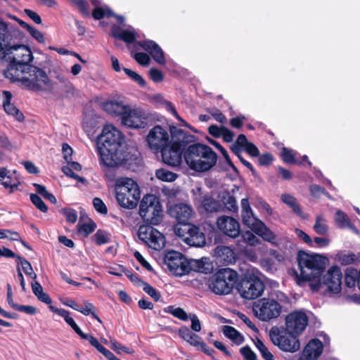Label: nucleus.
Here are the masks:
<instances>
[{
	"label": "nucleus",
	"mask_w": 360,
	"mask_h": 360,
	"mask_svg": "<svg viewBox=\"0 0 360 360\" xmlns=\"http://www.w3.org/2000/svg\"><path fill=\"white\" fill-rule=\"evenodd\" d=\"M3 50L6 54L12 55L5 71L6 77L21 82L32 91L42 90L48 86L49 79L46 72L30 64L34 58L30 49L13 43L8 29L6 34L0 36V51Z\"/></svg>",
	"instance_id": "obj_1"
},
{
	"label": "nucleus",
	"mask_w": 360,
	"mask_h": 360,
	"mask_svg": "<svg viewBox=\"0 0 360 360\" xmlns=\"http://www.w3.org/2000/svg\"><path fill=\"white\" fill-rule=\"evenodd\" d=\"M97 145L100 162L108 168L124 166L130 169L139 164L137 154L128 150L124 136L112 124L103 127L98 137Z\"/></svg>",
	"instance_id": "obj_2"
},
{
	"label": "nucleus",
	"mask_w": 360,
	"mask_h": 360,
	"mask_svg": "<svg viewBox=\"0 0 360 360\" xmlns=\"http://www.w3.org/2000/svg\"><path fill=\"white\" fill-rule=\"evenodd\" d=\"M139 214L146 224L139 226L138 236L145 243L153 231V226L159 225L163 219L159 198L153 194L145 195L140 203Z\"/></svg>",
	"instance_id": "obj_3"
},
{
	"label": "nucleus",
	"mask_w": 360,
	"mask_h": 360,
	"mask_svg": "<svg viewBox=\"0 0 360 360\" xmlns=\"http://www.w3.org/2000/svg\"><path fill=\"white\" fill-rule=\"evenodd\" d=\"M171 144L165 146L160 151L162 161L169 166L177 167L181 165L182 157L188 144L196 140L195 135L186 132L175 126H170Z\"/></svg>",
	"instance_id": "obj_4"
},
{
	"label": "nucleus",
	"mask_w": 360,
	"mask_h": 360,
	"mask_svg": "<svg viewBox=\"0 0 360 360\" xmlns=\"http://www.w3.org/2000/svg\"><path fill=\"white\" fill-rule=\"evenodd\" d=\"M196 141L188 144L185 150V162L191 170L197 172H207L216 165L218 155L210 146L196 143Z\"/></svg>",
	"instance_id": "obj_5"
},
{
	"label": "nucleus",
	"mask_w": 360,
	"mask_h": 360,
	"mask_svg": "<svg viewBox=\"0 0 360 360\" xmlns=\"http://www.w3.org/2000/svg\"><path fill=\"white\" fill-rule=\"evenodd\" d=\"M297 262L300 274L295 271L297 283L310 281L319 277L326 269L328 259L316 253H309L299 250L297 255Z\"/></svg>",
	"instance_id": "obj_6"
},
{
	"label": "nucleus",
	"mask_w": 360,
	"mask_h": 360,
	"mask_svg": "<svg viewBox=\"0 0 360 360\" xmlns=\"http://www.w3.org/2000/svg\"><path fill=\"white\" fill-rule=\"evenodd\" d=\"M110 30V34L114 39L122 41L127 44L136 43V45L147 51L156 63L162 65L166 64L165 53L155 41L150 39L136 41L137 33L133 28L124 30L119 25H112Z\"/></svg>",
	"instance_id": "obj_7"
},
{
	"label": "nucleus",
	"mask_w": 360,
	"mask_h": 360,
	"mask_svg": "<svg viewBox=\"0 0 360 360\" xmlns=\"http://www.w3.org/2000/svg\"><path fill=\"white\" fill-rule=\"evenodd\" d=\"M286 300L287 297L282 292L273 291L268 297L255 302L252 310L259 320L267 321L280 316L282 309L281 302Z\"/></svg>",
	"instance_id": "obj_8"
},
{
	"label": "nucleus",
	"mask_w": 360,
	"mask_h": 360,
	"mask_svg": "<svg viewBox=\"0 0 360 360\" xmlns=\"http://www.w3.org/2000/svg\"><path fill=\"white\" fill-rule=\"evenodd\" d=\"M259 270L248 269L243 274L237 285V290L243 299L251 300L259 297L265 289Z\"/></svg>",
	"instance_id": "obj_9"
},
{
	"label": "nucleus",
	"mask_w": 360,
	"mask_h": 360,
	"mask_svg": "<svg viewBox=\"0 0 360 360\" xmlns=\"http://www.w3.org/2000/svg\"><path fill=\"white\" fill-rule=\"evenodd\" d=\"M116 198L119 205L124 208L134 209L140 200V187L131 178L122 177L115 184Z\"/></svg>",
	"instance_id": "obj_10"
},
{
	"label": "nucleus",
	"mask_w": 360,
	"mask_h": 360,
	"mask_svg": "<svg viewBox=\"0 0 360 360\" xmlns=\"http://www.w3.org/2000/svg\"><path fill=\"white\" fill-rule=\"evenodd\" d=\"M238 281L237 271L230 268H222L212 275L209 281V288L217 295H228L231 292Z\"/></svg>",
	"instance_id": "obj_11"
},
{
	"label": "nucleus",
	"mask_w": 360,
	"mask_h": 360,
	"mask_svg": "<svg viewBox=\"0 0 360 360\" xmlns=\"http://www.w3.org/2000/svg\"><path fill=\"white\" fill-rule=\"evenodd\" d=\"M269 337L272 343L283 352L294 353L300 349V344L297 336L284 328L272 327L269 331Z\"/></svg>",
	"instance_id": "obj_12"
},
{
	"label": "nucleus",
	"mask_w": 360,
	"mask_h": 360,
	"mask_svg": "<svg viewBox=\"0 0 360 360\" xmlns=\"http://www.w3.org/2000/svg\"><path fill=\"white\" fill-rule=\"evenodd\" d=\"M176 234L190 246L202 247L205 243V236L200 228L191 223L175 227Z\"/></svg>",
	"instance_id": "obj_13"
},
{
	"label": "nucleus",
	"mask_w": 360,
	"mask_h": 360,
	"mask_svg": "<svg viewBox=\"0 0 360 360\" xmlns=\"http://www.w3.org/2000/svg\"><path fill=\"white\" fill-rule=\"evenodd\" d=\"M186 257L179 252L169 250L165 253L164 264L169 271L175 276H181L188 274V269L186 265Z\"/></svg>",
	"instance_id": "obj_14"
},
{
	"label": "nucleus",
	"mask_w": 360,
	"mask_h": 360,
	"mask_svg": "<svg viewBox=\"0 0 360 360\" xmlns=\"http://www.w3.org/2000/svg\"><path fill=\"white\" fill-rule=\"evenodd\" d=\"M308 322V316L304 312L294 311L286 316L285 329L298 336L305 330Z\"/></svg>",
	"instance_id": "obj_15"
},
{
	"label": "nucleus",
	"mask_w": 360,
	"mask_h": 360,
	"mask_svg": "<svg viewBox=\"0 0 360 360\" xmlns=\"http://www.w3.org/2000/svg\"><path fill=\"white\" fill-rule=\"evenodd\" d=\"M178 335L181 339L188 342L191 345L211 356L213 360H217L214 356L215 351L213 349L210 348L203 342L200 336L193 333L188 327H181L178 330Z\"/></svg>",
	"instance_id": "obj_16"
},
{
	"label": "nucleus",
	"mask_w": 360,
	"mask_h": 360,
	"mask_svg": "<svg viewBox=\"0 0 360 360\" xmlns=\"http://www.w3.org/2000/svg\"><path fill=\"white\" fill-rule=\"evenodd\" d=\"M146 141L149 148L155 152L160 151L170 143L167 129L160 125H156L150 130Z\"/></svg>",
	"instance_id": "obj_17"
},
{
	"label": "nucleus",
	"mask_w": 360,
	"mask_h": 360,
	"mask_svg": "<svg viewBox=\"0 0 360 360\" xmlns=\"http://www.w3.org/2000/svg\"><path fill=\"white\" fill-rule=\"evenodd\" d=\"M342 274L338 266H331L323 276V283L326 285L327 290L333 294L341 291Z\"/></svg>",
	"instance_id": "obj_18"
},
{
	"label": "nucleus",
	"mask_w": 360,
	"mask_h": 360,
	"mask_svg": "<svg viewBox=\"0 0 360 360\" xmlns=\"http://www.w3.org/2000/svg\"><path fill=\"white\" fill-rule=\"evenodd\" d=\"M217 225L220 231L230 238H236L240 235V224L238 220L231 217L226 215L219 217L217 219Z\"/></svg>",
	"instance_id": "obj_19"
},
{
	"label": "nucleus",
	"mask_w": 360,
	"mask_h": 360,
	"mask_svg": "<svg viewBox=\"0 0 360 360\" xmlns=\"http://www.w3.org/2000/svg\"><path fill=\"white\" fill-rule=\"evenodd\" d=\"M168 213L178 222L176 226H179L184 224H189L188 221L193 214V210L190 205L180 202L171 206Z\"/></svg>",
	"instance_id": "obj_20"
},
{
	"label": "nucleus",
	"mask_w": 360,
	"mask_h": 360,
	"mask_svg": "<svg viewBox=\"0 0 360 360\" xmlns=\"http://www.w3.org/2000/svg\"><path fill=\"white\" fill-rule=\"evenodd\" d=\"M146 117L143 112L138 110H131L128 107L126 113L122 118L124 124L131 128H144L146 125Z\"/></svg>",
	"instance_id": "obj_21"
},
{
	"label": "nucleus",
	"mask_w": 360,
	"mask_h": 360,
	"mask_svg": "<svg viewBox=\"0 0 360 360\" xmlns=\"http://www.w3.org/2000/svg\"><path fill=\"white\" fill-rule=\"evenodd\" d=\"M323 345L318 338L311 339L304 347L302 352L303 360H316L322 354Z\"/></svg>",
	"instance_id": "obj_22"
},
{
	"label": "nucleus",
	"mask_w": 360,
	"mask_h": 360,
	"mask_svg": "<svg viewBox=\"0 0 360 360\" xmlns=\"http://www.w3.org/2000/svg\"><path fill=\"white\" fill-rule=\"evenodd\" d=\"M241 218L243 224L251 230L260 221L254 215L248 198H243L241 200Z\"/></svg>",
	"instance_id": "obj_23"
},
{
	"label": "nucleus",
	"mask_w": 360,
	"mask_h": 360,
	"mask_svg": "<svg viewBox=\"0 0 360 360\" xmlns=\"http://www.w3.org/2000/svg\"><path fill=\"white\" fill-rule=\"evenodd\" d=\"M12 99V94L8 91H3V107L5 112L9 115L15 117L16 120L22 122L24 120L25 117L23 113L13 103H11Z\"/></svg>",
	"instance_id": "obj_24"
},
{
	"label": "nucleus",
	"mask_w": 360,
	"mask_h": 360,
	"mask_svg": "<svg viewBox=\"0 0 360 360\" xmlns=\"http://www.w3.org/2000/svg\"><path fill=\"white\" fill-rule=\"evenodd\" d=\"M128 105H124L122 101L115 100L108 101L102 104V108L108 115L112 117L120 116L121 119L128 110Z\"/></svg>",
	"instance_id": "obj_25"
},
{
	"label": "nucleus",
	"mask_w": 360,
	"mask_h": 360,
	"mask_svg": "<svg viewBox=\"0 0 360 360\" xmlns=\"http://www.w3.org/2000/svg\"><path fill=\"white\" fill-rule=\"evenodd\" d=\"M200 209L206 213L217 212L220 210V202L214 199L210 194L207 193L198 199Z\"/></svg>",
	"instance_id": "obj_26"
},
{
	"label": "nucleus",
	"mask_w": 360,
	"mask_h": 360,
	"mask_svg": "<svg viewBox=\"0 0 360 360\" xmlns=\"http://www.w3.org/2000/svg\"><path fill=\"white\" fill-rule=\"evenodd\" d=\"M252 231L266 241L272 243L276 240L274 233L261 220L259 221L257 224H255Z\"/></svg>",
	"instance_id": "obj_27"
},
{
	"label": "nucleus",
	"mask_w": 360,
	"mask_h": 360,
	"mask_svg": "<svg viewBox=\"0 0 360 360\" xmlns=\"http://www.w3.org/2000/svg\"><path fill=\"white\" fill-rule=\"evenodd\" d=\"M222 331L226 338L233 340L237 345H241L245 341L243 335L233 326H224Z\"/></svg>",
	"instance_id": "obj_28"
},
{
	"label": "nucleus",
	"mask_w": 360,
	"mask_h": 360,
	"mask_svg": "<svg viewBox=\"0 0 360 360\" xmlns=\"http://www.w3.org/2000/svg\"><path fill=\"white\" fill-rule=\"evenodd\" d=\"M163 238V235L156 229L153 228V231H152L148 240H146L145 243L154 250H159L162 246Z\"/></svg>",
	"instance_id": "obj_29"
},
{
	"label": "nucleus",
	"mask_w": 360,
	"mask_h": 360,
	"mask_svg": "<svg viewBox=\"0 0 360 360\" xmlns=\"http://www.w3.org/2000/svg\"><path fill=\"white\" fill-rule=\"evenodd\" d=\"M359 272L353 267H348L345 272V284L348 288H354L358 284Z\"/></svg>",
	"instance_id": "obj_30"
},
{
	"label": "nucleus",
	"mask_w": 360,
	"mask_h": 360,
	"mask_svg": "<svg viewBox=\"0 0 360 360\" xmlns=\"http://www.w3.org/2000/svg\"><path fill=\"white\" fill-rule=\"evenodd\" d=\"M281 198L285 204L288 205L292 209L294 213L300 217L302 216V210L299 203L297 202V199L294 196L288 193H285L281 195Z\"/></svg>",
	"instance_id": "obj_31"
},
{
	"label": "nucleus",
	"mask_w": 360,
	"mask_h": 360,
	"mask_svg": "<svg viewBox=\"0 0 360 360\" xmlns=\"http://www.w3.org/2000/svg\"><path fill=\"white\" fill-rule=\"evenodd\" d=\"M214 252L221 260L226 263H231L235 258L233 251L228 246H217Z\"/></svg>",
	"instance_id": "obj_32"
},
{
	"label": "nucleus",
	"mask_w": 360,
	"mask_h": 360,
	"mask_svg": "<svg viewBox=\"0 0 360 360\" xmlns=\"http://www.w3.org/2000/svg\"><path fill=\"white\" fill-rule=\"evenodd\" d=\"M92 17L94 20H99L104 17L110 18L115 15V13L108 7H96L92 11Z\"/></svg>",
	"instance_id": "obj_33"
},
{
	"label": "nucleus",
	"mask_w": 360,
	"mask_h": 360,
	"mask_svg": "<svg viewBox=\"0 0 360 360\" xmlns=\"http://www.w3.org/2000/svg\"><path fill=\"white\" fill-rule=\"evenodd\" d=\"M163 311L165 313L173 315L174 317L181 321H187L188 319L187 313L181 307H174V306L169 305L164 308Z\"/></svg>",
	"instance_id": "obj_34"
},
{
	"label": "nucleus",
	"mask_w": 360,
	"mask_h": 360,
	"mask_svg": "<svg viewBox=\"0 0 360 360\" xmlns=\"http://www.w3.org/2000/svg\"><path fill=\"white\" fill-rule=\"evenodd\" d=\"M155 176L158 179L168 182H172L177 178L175 173L162 168L156 170Z\"/></svg>",
	"instance_id": "obj_35"
},
{
	"label": "nucleus",
	"mask_w": 360,
	"mask_h": 360,
	"mask_svg": "<svg viewBox=\"0 0 360 360\" xmlns=\"http://www.w3.org/2000/svg\"><path fill=\"white\" fill-rule=\"evenodd\" d=\"M186 265L189 269L188 274L191 271L204 272L205 263L202 259H190L186 258Z\"/></svg>",
	"instance_id": "obj_36"
},
{
	"label": "nucleus",
	"mask_w": 360,
	"mask_h": 360,
	"mask_svg": "<svg viewBox=\"0 0 360 360\" xmlns=\"http://www.w3.org/2000/svg\"><path fill=\"white\" fill-rule=\"evenodd\" d=\"M281 156L283 161L291 165H301L302 162L297 161L292 150L283 147L281 151Z\"/></svg>",
	"instance_id": "obj_37"
},
{
	"label": "nucleus",
	"mask_w": 360,
	"mask_h": 360,
	"mask_svg": "<svg viewBox=\"0 0 360 360\" xmlns=\"http://www.w3.org/2000/svg\"><path fill=\"white\" fill-rule=\"evenodd\" d=\"M97 121L94 117H88L84 120L82 127L84 131L89 136L96 132L97 127Z\"/></svg>",
	"instance_id": "obj_38"
},
{
	"label": "nucleus",
	"mask_w": 360,
	"mask_h": 360,
	"mask_svg": "<svg viewBox=\"0 0 360 360\" xmlns=\"http://www.w3.org/2000/svg\"><path fill=\"white\" fill-rule=\"evenodd\" d=\"M49 308L51 311L57 314L58 315L62 316L65 321L69 325L72 326L75 321L74 319L70 316V313L66 309H59L55 307L54 306H49Z\"/></svg>",
	"instance_id": "obj_39"
},
{
	"label": "nucleus",
	"mask_w": 360,
	"mask_h": 360,
	"mask_svg": "<svg viewBox=\"0 0 360 360\" xmlns=\"http://www.w3.org/2000/svg\"><path fill=\"white\" fill-rule=\"evenodd\" d=\"M337 226L340 229L346 228L351 222L347 215L342 210H338L335 218Z\"/></svg>",
	"instance_id": "obj_40"
},
{
	"label": "nucleus",
	"mask_w": 360,
	"mask_h": 360,
	"mask_svg": "<svg viewBox=\"0 0 360 360\" xmlns=\"http://www.w3.org/2000/svg\"><path fill=\"white\" fill-rule=\"evenodd\" d=\"M223 202L229 211L232 212H236L238 211L237 202L233 195L227 193L226 196L223 197Z\"/></svg>",
	"instance_id": "obj_41"
},
{
	"label": "nucleus",
	"mask_w": 360,
	"mask_h": 360,
	"mask_svg": "<svg viewBox=\"0 0 360 360\" xmlns=\"http://www.w3.org/2000/svg\"><path fill=\"white\" fill-rule=\"evenodd\" d=\"M78 232L80 233H83L85 237L88 236L90 233L94 232L96 228V223L90 220L89 223H84L82 224H78Z\"/></svg>",
	"instance_id": "obj_42"
},
{
	"label": "nucleus",
	"mask_w": 360,
	"mask_h": 360,
	"mask_svg": "<svg viewBox=\"0 0 360 360\" xmlns=\"http://www.w3.org/2000/svg\"><path fill=\"white\" fill-rule=\"evenodd\" d=\"M18 260L20 261L24 273L30 276L32 279L37 278V274L34 272L32 266L30 262L22 257H18Z\"/></svg>",
	"instance_id": "obj_43"
},
{
	"label": "nucleus",
	"mask_w": 360,
	"mask_h": 360,
	"mask_svg": "<svg viewBox=\"0 0 360 360\" xmlns=\"http://www.w3.org/2000/svg\"><path fill=\"white\" fill-rule=\"evenodd\" d=\"M323 221L324 220L322 217H316V221L314 225V230L319 235H326L328 232V226L323 222Z\"/></svg>",
	"instance_id": "obj_44"
},
{
	"label": "nucleus",
	"mask_w": 360,
	"mask_h": 360,
	"mask_svg": "<svg viewBox=\"0 0 360 360\" xmlns=\"http://www.w3.org/2000/svg\"><path fill=\"white\" fill-rule=\"evenodd\" d=\"M110 348L115 351L117 354H120L121 352H125L129 354H133L134 353V350L123 346L120 342H117V340H110Z\"/></svg>",
	"instance_id": "obj_45"
},
{
	"label": "nucleus",
	"mask_w": 360,
	"mask_h": 360,
	"mask_svg": "<svg viewBox=\"0 0 360 360\" xmlns=\"http://www.w3.org/2000/svg\"><path fill=\"white\" fill-rule=\"evenodd\" d=\"M123 70L128 77L136 82L140 86L145 87L146 86L145 79L140 75L129 68H124Z\"/></svg>",
	"instance_id": "obj_46"
},
{
	"label": "nucleus",
	"mask_w": 360,
	"mask_h": 360,
	"mask_svg": "<svg viewBox=\"0 0 360 360\" xmlns=\"http://www.w3.org/2000/svg\"><path fill=\"white\" fill-rule=\"evenodd\" d=\"M93 240L98 245H101L110 242L109 236H108L106 233L101 229H98L93 236Z\"/></svg>",
	"instance_id": "obj_47"
},
{
	"label": "nucleus",
	"mask_w": 360,
	"mask_h": 360,
	"mask_svg": "<svg viewBox=\"0 0 360 360\" xmlns=\"http://www.w3.org/2000/svg\"><path fill=\"white\" fill-rule=\"evenodd\" d=\"M31 202L36 206V207L42 212H46L48 211V207L42 199L35 193H31L30 196Z\"/></svg>",
	"instance_id": "obj_48"
},
{
	"label": "nucleus",
	"mask_w": 360,
	"mask_h": 360,
	"mask_svg": "<svg viewBox=\"0 0 360 360\" xmlns=\"http://www.w3.org/2000/svg\"><path fill=\"white\" fill-rule=\"evenodd\" d=\"M122 271L129 278L131 283L137 286H141L145 283L136 274H134L132 270L122 268Z\"/></svg>",
	"instance_id": "obj_49"
},
{
	"label": "nucleus",
	"mask_w": 360,
	"mask_h": 360,
	"mask_svg": "<svg viewBox=\"0 0 360 360\" xmlns=\"http://www.w3.org/2000/svg\"><path fill=\"white\" fill-rule=\"evenodd\" d=\"M142 286L143 290L149 296H150L154 300V301L157 302L160 299V293L149 283L145 282Z\"/></svg>",
	"instance_id": "obj_50"
},
{
	"label": "nucleus",
	"mask_w": 360,
	"mask_h": 360,
	"mask_svg": "<svg viewBox=\"0 0 360 360\" xmlns=\"http://www.w3.org/2000/svg\"><path fill=\"white\" fill-rule=\"evenodd\" d=\"M74 4L77 6L82 15L86 18L90 17L89 4L84 0H73Z\"/></svg>",
	"instance_id": "obj_51"
},
{
	"label": "nucleus",
	"mask_w": 360,
	"mask_h": 360,
	"mask_svg": "<svg viewBox=\"0 0 360 360\" xmlns=\"http://www.w3.org/2000/svg\"><path fill=\"white\" fill-rule=\"evenodd\" d=\"M94 309V306L93 304L90 302H85V307H79V310L77 311H79L82 314L85 316H88L89 314H91L92 316L98 320L99 322H101L100 318L95 314V312L93 311Z\"/></svg>",
	"instance_id": "obj_52"
},
{
	"label": "nucleus",
	"mask_w": 360,
	"mask_h": 360,
	"mask_svg": "<svg viewBox=\"0 0 360 360\" xmlns=\"http://www.w3.org/2000/svg\"><path fill=\"white\" fill-rule=\"evenodd\" d=\"M62 171L66 176H70L74 179H76L79 182L85 184L86 181V179L84 177L80 176L79 175L75 173L72 170V168L70 167L69 165L63 166Z\"/></svg>",
	"instance_id": "obj_53"
},
{
	"label": "nucleus",
	"mask_w": 360,
	"mask_h": 360,
	"mask_svg": "<svg viewBox=\"0 0 360 360\" xmlns=\"http://www.w3.org/2000/svg\"><path fill=\"white\" fill-rule=\"evenodd\" d=\"M357 259L356 255L353 252L343 254L339 257V260L342 265L354 264Z\"/></svg>",
	"instance_id": "obj_54"
},
{
	"label": "nucleus",
	"mask_w": 360,
	"mask_h": 360,
	"mask_svg": "<svg viewBox=\"0 0 360 360\" xmlns=\"http://www.w3.org/2000/svg\"><path fill=\"white\" fill-rule=\"evenodd\" d=\"M132 56L136 60V62L142 66H147L150 63V57L146 53H135Z\"/></svg>",
	"instance_id": "obj_55"
},
{
	"label": "nucleus",
	"mask_w": 360,
	"mask_h": 360,
	"mask_svg": "<svg viewBox=\"0 0 360 360\" xmlns=\"http://www.w3.org/2000/svg\"><path fill=\"white\" fill-rule=\"evenodd\" d=\"M93 205L98 213L102 214H106L108 213V208L100 198L96 197L93 199Z\"/></svg>",
	"instance_id": "obj_56"
},
{
	"label": "nucleus",
	"mask_w": 360,
	"mask_h": 360,
	"mask_svg": "<svg viewBox=\"0 0 360 360\" xmlns=\"http://www.w3.org/2000/svg\"><path fill=\"white\" fill-rule=\"evenodd\" d=\"M274 160V156L270 153H263L258 156V163L260 166H269Z\"/></svg>",
	"instance_id": "obj_57"
},
{
	"label": "nucleus",
	"mask_w": 360,
	"mask_h": 360,
	"mask_svg": "<svg viewBox=\"0 0 360 360\" xmlns=\"http://www.w3.org/2000/svg\"><path fill=\"white\" fill-rule=\"evenodd\" d=\"M63 214L65 216L68 222L74 224L77 219V212L74 209L64 208L63 209Z\"/></svg>",
	"instance_id": "obj_58"
},
{
	"label": "nucleus",
	"mask_w": 360,
	"mask_h": 360,
	"mask_svg": "<svg viewBox=\"0 0 360 360\" xmlns=\"http://www.w3.org/2000/svg\"><path fill=\"white\" fill-rule=\"evenodd\" d=\"M207 112L214 117L217 122L225 124L227 121L226 116L217 108L207 110Z\"/></svg>",
	"instance_id": "obj_59"
},
{
	"label": "nucleus",
	"mask_w": 360,
	"mask_h": 360,
	"mask_svg": "<svg viewBox=\"0 0 360 360\" xmlns=\"http://www.w3.org/2000/svg\"><path fill=\"white\" fill-rule=\"evenodd\" d=\"M240 352L244 356L245 360H257L256 354L248 345H245L241 347L240 349Z\"/></svg>",
	"instance_id": "obj_60"
},
{
	"label": "nucleus",
	"mask_w": 360,
	"mask_h": 360,
	"mask_svg": "<svg viewBox=\"0 0 360 360\" xmlns=\"http://www.w3.org/2000/svg\"><path fill=\"white\" fill-rule=\"evenodd\" d=\"M70 326L75 331V333L77 334L82 339L86 340L90 342L94 338V336H93L91 334L83 333L81 328L76 323V322H75L72 326Z\"/></svg>",
	"instance_id": "obj_61"
},
{
	"label": "nucleus",
	"mask_w": 360,
	"mask_h": 360,
	"mask_svg": "<svg viewBox=\"0 0 360 360\" xmlns=\"http://www.w3.org/2000/svg\"><path fill=\"white\" fill-rule=\"evenodd\" d=\"M14 309L18 311L24 312L29 315H34L37 313V309L30 305H14Z\"/></svg>",
	"instance_id": "obj_62"
},
{
	"label": "nucleus",
	"mask_w": 360,
	"mask_h": 360,
	"mask_svg": "<svg viewBox=\"0 0 360 360\" xmlns=\"http://www.w3.org/2000/svg\"><path fill=\"white\" fill-rule=\"evenodd\" d=\"M295 233L300 239L302 240L305 243H307L310 247H314V242L311 240V237L306 233L304 231L300 229H295Z\"/></svg>",
	"instance_id": "obj_63"
},
{
	"label": "nucleus",
	"mask_w": 360,
	"mask_h": 360,
	"mask_svg": "<svg viewBox=\"0 0 360 360\" xmlns=\"http://www.w3.org/2000/svg\"><path fill=\"white\" fill-rule=\"evenodd\" d=\"M326 188L317 184H313L310 186L311 195L314 197L319 198L321 195H326Z\"/></svg>",
	"instance_id": "obj_64"
}]
</instances>
